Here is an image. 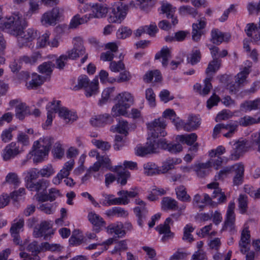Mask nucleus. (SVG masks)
<instances>
[{"mask_svg": "<svg viewBox=\"0 0 260 260\" xmlns=\"http://www.w3.org/2000/svg\"><path fill=\"white\" fill-rule=\"evenodd\" d=\"M110 69L112 72H119L121 70H124L125 66L121 60L117 62L112 61L110 63Z\"/></svg>", "mask_w": 260, "mask_h": 260, "instance_id": "obj_62", "label": "nucleus"}, {"mask_svg": "<svg viewBox=\"0 0 260 260\" xmlns=\"http://www.w3.org/2000/svg\"><path fill=\"white\" fill-rule=\"evenodd\" d=\"M198 136L196 133L190 134L178 135L176 139L181 143H184L188 145L191 146L197 141Z\"/></svg>", "mask_w": 260, "mask_h": 260, "instance_id": "obj_34", "label": "nucleus"}, {"mask_svg": "<svg viewBox=\"0 0 260 260\" xmlns=\"http://www.w3.org/2000/svg\"><path fill=\"white\" fill-rule=\"evenodd\" d=\"M88 219L90 223L95 228V230L97 231V232H99V229L105 224L103 219L94 212L89 213Z\"/></svg>", "mask_w": 260, "mask_h": 260, "instance_id": "obj_32", "label": "nucleus"}, {"mask_svg": "<svg viewBox=\"0 0 260 260\" xmlns=\"http://www.w3.org/2000/svg\"><path fill=\"white\" fill-rule=\"evenodd\" d=\"M171 50L168 47L165 46L162 47L160 51L155 54V59H158L162 58V65L166 67L168 65V60L169 58H171Z\"/></svg>", "mask_w": 260, "mask_h": 260, "instance_id": "obj_28", "label": "nucleus"}, {"mask_svg": "<svg viewBox=\"0 0 260 260\" xmlns=\"http://www.w3.org/2000/svg\"><path fill=\"white\" fill-rule=\"evenodd\" d=\"M42 247H44V250L51 251H60L62 248L59 244H49L48 242L42 243Z\"/></svg>", "mask_w": 260, "mask_h": 260, "instance_id": "obj_60", "label": "nucleus"}, {"mask_svg": "<svg viewBox=\"0 0 260 260\" xmlns=\"http://www.w3.org/2000/svg\"><path fill=\"white\" fill-rule=\"evenodd\" d=\"M230 38V36L228 35L225 36L224 39V34L219 31L218 29H213L211 31V41L213 44L219 45L224 41H229Z\"/></svg>", "mask_w": 260, "mask_h": 260, "instance_id": "obj_25", "label": "nucleus"}, {"mask_svg": "<svg viewBox=\"0 0 260 260\" xmlns=\"http://www.w3.org/2000/svg\"><path fill=\"white\" fill-rule=\"evenodd\" d=\"M202 57V54L199 49H193L187 56V62L194 65L199 62Z\"/></svg>", "mask_w": 260, "mask_h": 260, "instance_id": "obj_36", "label": "nucleus"}, {"mask_svg": "<svg viewBox=\"0 0 260 260\" xmlns=\"http://www.w3.org/2000/svg\"><path fill=\"white\" fill-rule=\"evenodd\" d=\"M235 203H230L228 206L226 212V217L222 228L223 231H229L233 234L235 232V215L234 213Z\"/></svg>", "mask_w": 260, "mask_h": 260, "instance_id": "obj_9", "label": "nucleus"}, {"mask_svg": "<svg viewBox=\"0 0 260 260\" xmlns=\"http://www.w3.org/2000/svg\"><path fill=\"white\" fill-rule=\"evenodd\" d=\"M145 33L151 37H154L157 32L158 29L155 23H151L148 25L144 26Z\"/></svg>", "mask_w": 260, "mask_h": 260, "instance_id": "obj_64", "label": "nucleus"}, {"mask_svg": "<svg viewBox=\"0 0 260 260\" xmlns=\"http://www.w3.org/2000/svg\"><path fill=\"white\" fill-rule=\"evenodd\" d=\"M179 13L181 15H190L194 18L198 14L197 10L190 6H182L179 8Z\"/></svg>", "mask_w": 260, "mask_h": 260, "instance_id": "obj_46", "label": "nucleus"}, {"mask_svg": "<svg viewBox=\"0 0 260 260\" xmlns=\"http://www.w3.org/2000/svg\"><path fill=\"white\" fill-rule=\"evenodd\" d=\"M161 148L165 150H167L168 151L172 153H176L180 152L182 150V147L180 144H168L165 139H161L158 140V148Z\"/></svg>", "mask_w": 260, "mask_h": 260, "instance_id": "obj_20", "label": "nucleus"}, {"mask_svg": "<svg viewBox=\"0 0 260 260\" xmlns=\"http://www.w3.org/2000/svg\"><path fill=\"white\" fill-rule=\"evenodd\" d=\"M175 192L178 200L183 202H189L191 201L190 196L187 193L186 188L182 185L175 188Z\"/></svg>", "mask_w": 260, "mask_h": 260, "instance_id": "obj_29", "label": "nucleus"}, {"mask_svg": "<svg viewBox=\"0 0 260 260\" xmlns=\"http://www.w3.org/2000/svg\"><path fill=\"white\" fill-rule=\"evenodd\" d=\"M166 126V120L161 117L147 124V128L154 138L165 137L167 134L165 131Z\"/></svg>", "mask_w": 260, "mask_h": 260, "instance_id": "obj_7", "label": "nucleus"}, {"mask_svg": "<svg viewBox=\"0 0 260 260\" xmlns=\"http://www.w3.org/2000/svg\"><path fill=\"white\" fill-rule=\"evenodd\" d=\"M220 61L217 58H214L210 61L206 70V73L209 75L210 73H215L220 68Z\"/></svg>", "mask_w": 260, "mask_h": 260, "instance_id": "obj_48", "label": "nucleus"}, {"mask_svg": "<svg viewBox=\"0 0 260 260\" xmlns=\"http://www.w3.org/2000/svg\"><path fill=\"white\" fill-rule=\"evenodd\" d=\"M117 103L115 104L112 109V113L113 116L124 115L127 114V109L134 103V97L127 91L119 93L116 96Z\"/></svg>", "mask_w": 260, "mask_h": 260, "instance_id": "obj_3", "label": "nucleus"}, {"mask_svg": "<svg viewBox=\"0 0 260 260\" xmlns=\"http://www.w3.org/2000/svg\"><path fill=\"white\" fill-rule=\"evenodd\" d=\"M74 165V160L70 159L66 162L63 168L52 179V182L55 185H58L61 182L62 179L67 177L70 175V171L73 169Z\"/></svg>", "mask_w": 260, "mask_h": 260, "instance_id": "obj_13", "label": "nucleus"}, {"mask_svg": "<svg viewBox=\"0 0 260 260\" xmlns=\"http://www.w3.org/2000/svg\"><path fill=\"white\" fill-rule=\"evenodd\" d=\"M55 102V101L52 102L50 103V107L48 106L47 108L48 109L47 118L45 123L43 125L44 128H47V127L51 125L54 113L58 112L59 117L63 118L67 123H72L77 118V116L75 113L69 111L65 107H60V101H57L56 105Z\"/></svg>", "mask_w": 260, "mask_h": 260, "instance_id": "obj_1", "label": "nucleus"}, {"mask_svg": "<svg viewBox=\"0 0 260 260\" xmlns=\"http://www.w3.org/2000/svg\"><path fill=\"white\" fill-rule=\"evenodd\" d=\"M247 150L246 143L244 141H238L235 146V154H232V158L236 160Z\"/></svg>", "mask_w": 260, "mask_h": 260, "instance_id": "obj_40", "label": "nucleus"}, {"mask_svg": "<svg viewBox=\"0 0 260 260\" xmlns=\"http://www.w3.org/2000/svg\"><path fill=\"white\" fill-rule=\"evenodd\" d=\"M128 122L122 120L119 121L116 126H112L110 131L113 132H117L119 133L125 134L126 136L128 133Z\"/></svg>", "mask_w": 260, "mask_h": 260, "instance_id": "obj_39", "label": "nucleus"}, {"mask_svg": "<svg viewBox=\"0 0 260 260\" xmlns=\"http://www.w3.org/2000/svg\"><path fill=\"white\" fill-rule=\"evenodd\" d=\"M99 81L98 78H94L90 82L89 78L86 75H81L78 78V84L76 85L74 89L79 90L81 88L85 89V94L86 97L89 98L97 94L98 92Z\"/></svg>", "mask_w": 260, "mask_h": 260, "instance_id": "obj_4", "label": "nucleus"}, {"mask_svg": "<svg viewBox=\"0 0 260 260\" xmlns=\"http://www.w3.org/2000/svg\"><path fill=\"white\" fill-rule=\"evenodd\" d=\"M206 22L200 20L198 23L192 24V39L194 41L198 42L200 40L203 34L202 29L205 27Z\"/></svg>", "mask_w": 260, "mask_h": 260, "instance_id": "obj_24", "label": "nucleus"}, {"mask_svg": "<svg viewBox=\"0 0 260 260\" xmlns=\"http://www.w3.org/2000/svg\"><path fill=\"white\" fill-rule=\"evenodd\" d=\"M249 73L250 67H245L243 71L237 75L236 82L239 85L244 83Z\"/></svg>", "mask_w": 260, "mask_h": 260, "instance_id": "obj_55", "label": "nucleus"}, {"mask_svg": "<svg viewBox=\"0 0 260 260\" xmlns=\"http://www.w3.org/2000/svg\"><path fill=\"white\" fill-rule=\"evenodd\" d=\"M145 98L148 101L150 106H155V94L152 88H149L146 90Z\"/></svg>", "mask_w": 260, "mask_h": 260, "instance_id": "obj_58", "label": "nucleus"}, {"mask_svg": "<svg viewBox=\"0 0 260 260\" xmlns=\"http://www.w3.org/2000/svg\"><path fill=\"white\" fill-rule=\"evenodd\" d=\"M114 87L105 88L102 92V99L99 101V105L101 106L106 103L111 94L114 92Z\"/></svg>", "mask_w": 260, "mask_h": 260, "instance_id": "obj_53", "label": "nucleus"}, {"mask_svg": "<svg viewBox=\"0 0 260 260\" xmlns=\"http://www.w3.org/2000/svg\"><path fill=\"white\" fill-rule=\"evenodd\" d=\"M161 13L166 15L168 19H172V23L175 25L178 23L177 17L175 16L176 8H173L172 5L168 3L162 2L160 7Z\"/></svg>", "mask_w": 260, "mask_h": 260, "instance_id": "obj_16", "label": "nucleus"}, {"mask_svg": "<svg viewBox=\"0 0 260 260\" xmlns=\"http://www.w3.org/2000/svg\"><path fill=\"white\" fill-rule=\"evenodd\" d=\"M51 228L49 222L46 221L42 222L39 227H35L34 230V236L35 238L42 237L44 236L45 240L47 239L49 235L51 234L46 233L47 231Z\"/></svg>", "mask_w": 260, "mask_h": 260, "instance_id": "obj_21", "label": "nucleus"}, {"mask_svg": "<svg viewBox=\"0 0 260 260\" xmlns=\"http://www.w3.org/2000/svg\"><path fill=\"white\" fill-rule=\"evenodd\" d=\"M239 123L243 126H247L253 124L257 123L256 119L249 116H245L240 118Z\"/></svg>", "mask_w": 260, "mask_h": 260, "instance_id": "obj_61", "label": "nucleus"}, {"mask_svg": "<svg viewBox=\"0 0 260 260\" xmlns=\"http://www.w3.org/2000/svg\"><path fill=\"white\" fill-rule=\"evenodd\" d=\"M39 175L42 177L49 178L55 173V170L51 165H48L38 170Z\"/></svg>", "mask_w": 260, "mask_h": 260, "instance_id": "obj_50", "label": "nucleus"}, {"mask_svg": "<svg viewBox=\"0 0 260 260\" xmlns=\"http://www.w3.org/2000/svg\"><path fill=\"white\" fill-rule=\"evenodd\" d=\"M194 231V228L190 224H187L184 228L183 240L191 242L193 240L191 233Z\"/></svg>", "mask_w": 260, "mask_h": 260, "instance_id": "obj_56", "label": "nucleus"}, {"mask_svg": "<svg viewBox=\"0 0 260 260\" xmlns=\"http://www.w3.org/2000/svg\"><path fill=\"white\" fill-rule=\"evenodd\" d=\"M39 177V173L37 169L32 168L28 171L25 177L26 187L28 188L29 187V185H30V184H33L34 183V180L38 178Z\"/></svg>", "mask_w": 260, "mask_h": 260, "instance_id": "obj_41", "label": "nucleus"}, {"mask_svg": "<svg viewBox=\"0 0 260 260\" xmlns=\"http://www.w3.org/2000/svg\"><path fill=\"white\" fill-rule=\"evenodd\" d=\"M154 78V82L161 80V76L158 70L149 71L145 73L143 77V80L145 82L150 83Z\"/></svg>", "mask_w": 260, "mask_h": 260, "instance_id": "obj_37", "label": "nucleus"}, {"mask_svg": "<svg viewBox=\"0 0 260 260\" xmlns=\"http://www.w3.org/2000/svg\"><path fill=\"white\" fill-rule=\"evenodd\" d=\"M54 67V63L51 61L44 62L38 67L39 72L47 76H50L52 72Z\"/></svg>", "mask_w": 260, "mask_h": 260, "instance_id": "obj_45", "label": "nucleus"}, {"mask_svg": "<svg viewBox=\"0 0 260 260\" xmlns=\"http://www.w3.org/2000/svg\"><path fill=\"white\" fill-rule=\"evenodd\" d=\"M100 162L101 167L117 173L118 178L117 181L122 185L127 183V179L130 176V173L122 167V166H115L113 168L111 165V160L107 156H100L98 159Z\"/></svg>", "mask_w": 260, "mask_h": 260, "instance_id": "obj_5", "label": "nucleus"}, {"mask_svg": "<svg viewBox=\"0 0 260 260\" xmlns=\"http://www.w3.org/2000/svg\"><path fill=\"white\" fill-rule=\"evenodd\" d=\"M44 80L45 78L41 75L37 73H33L31 75V80L26 83V86L29 89L36 88L43 83Z\"/></svg>", "mask_w": 260, "mask_h": 260, "instance_id": "obj_31", "label": "nucleus"}, {"mask_svg": "<svg viewBox=\"0 0 260 260\" xmlns=\"http://www.w3.org/2000/svg\"><path fill=\"white\" fill-rule=\"evenodd\" d=\"M123 224L122 223H113L107 227V231L108 233L112 234L114 233L117 236L116 238H121L125 235V232L122 230Z\"/></svg>", "mask_w": 260, "mask_h": 260, "instance_id": "obj_26", "label": "nucleus"}, {"mask_svg": "<svg viewBox=\"0 0 260 260\" xmlns=\"http://www.w3.org/2000/svg\"><path fill=\"white\" fill-rule=\"evenodd\" d=\"M50 35V33L49 31H46L41 36L39 37L37 40V47L39 48H44L47 45H48Z\"/></svg>", "mask_w": 260, "mask_h": 260, "instance_id": "obj_54", "label": "nucleus"}, {"mask_svg": "<svg viewBox=\"0 0 260 260\" xmlns=\"http://www.w3.org/2000/svg\"><path fill=\"white\" fill-rule=\"evenodd\" d=\"M128 7H135V4L134 1H132L129 6L123 5L120 1L116 2L114 3L112 8L111 15L108 18V21L111 23H121L126 14V11Z\"/></svg>", "mask_w": 260, "mask_h": 260, "instance_id": "obj_6", "label": "nucleus"}, {"mask_svg": "<svg viewBox=\"0 0 260 260\" xmlns=\"http://www.w3.org/2000/svg\"><path fill=\"white\" fill-rule=\"evenodd\" d=\"M92 9V17L101 18L105 17L108 11V8L101 4H92L91 6Z\"/></svg>", "mask_w": 260, "mask_h": 260, "instance_id": "obj_22", "label": "nucleus"}, {"mask_svg": "<svg viewBox=\"0 0 260 260\" xmlns=\"http://www.w3.org/2000/svg\"><path fill=\"white\" fill-rule=\"evenodd\" d=\"M135 204L139 205L134 209V213L138 218V223L139 225L142 227L143 225V222L146 219L148 211L146 207V203L140 199L135 200Z\"/></svg>", "mask_w": 260, "mask_h": 260, "instance_id": "obj_11", "label": "nucleus"}, {"mask_svg": "<svg viewBox=\"0 0 260 260\" xmlns=\"http://www.w3.org/2000/svg\"><path fill=\"white\" fill-rule=\"evenodd\" d=\"M113 121V117L107 113L94 116L90 120L91 124L95 127H100L106 124H110Z\"/></svg>", "mask_w": 260, "mask_h": 260, "instance_id": "obj_15", "label": "nucleus"}, {"mask_svg": "<svg viewBox=\"0 0 260 260\" xmlns=\"http://www.w3.org/2000/svg\"><path fill=\"white\" fill-rule=\"evenodd\" d=\"M73 48L77 51L79 50V54L84 55L85 53V48L83 46L82 39L80 37L75 38L73 42Z\"/></svg>", "mask_w": 260, "mask_h": 260, "instance_id": "obj_51", "label": "nucleus"}, {"mask_svg": "<svg viewBox=\"0 0 260 260\" xmlns=\"http://www.w3.org/2000/svg\"><path fill=\"white\" fill-rule=\"evenodd\" d=\"M195 171L198 177L203 178L209 174L211 167V162L199 163L195 166Z\"/></svg>", "mask_w": 260, "mask_h": 260, "instance_id": "obj_27", "label": "nucleus"}, {"mask_svg": "<svg viewBox=\"0 0 260 260\" xmlns=\"http://www.w3.org/2000/svg\"><path fill=\"white\" fill-rule=\"evenodd\" d=\"M62 11L60 8L56 7L46 12L41 18V23L46 26L55 25L61 17Z\"/></svg>", "mask_w": 260, "mask_h": 260, "instance_id": "obj_8", "label": "nucleus"}, {"mask_svg": "<svg viewBox=\"0 0 260 260\" xmlns=\"http://www.w3.org/2000/svg\"><path fill=\"white\" fill-rule=\"evenodd\" d=\"M240 108L241 110L246 112L260 109V99L246 101L241 105Z\"/></svg>", "mask_w": 260, "mask_h": 260, "instance_id": "obj_30", "label": "nucleus"}, {"mask_svg": "<svg viewBox=\"0 0 260 260\" xmlns=\"http://www.w3.org/2000/svg\"><path fill=\"white\" fill-rule=\"evenodd\" d=\"M173 222L171 217L167 218L164 224H161L156 226V229L160 234H163L161 241L163 242L171 239L174 237V233L171 232L169 224Z\"/></svg>", "mask_w": 260, "mask_h": 260, "instance_id": "obj_12", "label": "nucleus"}, {"mask_svg": "<svg viewBox=\"0 0 260 260\" xmlns=\"http://www.w3.org/2000/svg\"><path fill=\"white\" fill-rule=\"evenodd\" d=\"M234 172L236 174L233 178V184L234 185L239 186L243 182L244 166L241 164H238L234 165Z\"/></svg>", "mask_w": 260, "mask_h": 260, "instance_id": "obj_23", "label": "nucleus"}, {"mask_svg": "<svg viewBox=\"0 0 260 260\" xmlns=\"http://www.w3.org/2000/svg\"><path fill=\"white\" fill-rule=\"evenodd\" d=\"M26 250L31 252L32 255H38L44 250V247H42V243L39 245L37 241H34L27 246Z\"/></svg>", "mask_w": 260, "mask_h": 260, "instance_id": "obj_47", "label": "nucleus"}, {"mask_svg": "<svg viewBox=\"0 0 260 260\" xmlns=\"http://www.w3.org/2000/svg\"><path fill=\"white\" fill-rule=\"evenodd\" d=\"M19 152V149L16 146V144L14 142H12L8 145L3 150V158L5 161L9 160L17 155Z\"/></svg>", "mask_w": 260, "mask_h": 260, "instance_id": "obj_19", "label": "nucleus"}, {"mask_svg": "<svg viewBox=\"0 0 260 260\" xmlns=\"http://www.w3.org/2000/svg\"><path fill=\"white\" fill-rule=\"evenodd\" d=\"M24 225L23 219H19V220L12 224L10 230L11 235L19 234V233Z\"/></svg>", "mask_w": 260, "mask_h": 260, "instance_id": "obj_52", "label": "nucleus"}, {"mask_svg": "<svg viewBox=\"0 0 260 260\" xmlns=\"http://www.w3.org/2000/svg\"><path fill=\"white\" fill-rule=\"evenodd\" d=\"M52 153L55 157L61 158L64 155V149L60 143H55L52 149Z\"/></svg>", "mask_w": 260, "mask_h": 260, "instance_id": "obj_63", "label": "nucleus"}, {"mask_svg": "<svg viewBox=\"0 0 260 260\" xmlns=\"http://www.w3.org/2000/svg\"><path fill=\"white\" fill-rule=\"evenodd\" d=\"M35 146H40L41 147L44 148L46 150L49 151L52 144V140L51 138L46 137L39 139V140L34 142Z\"/></svg>", "mask_w": 260, "mask_h": 260, "instance_id": "obj_44", "label": "nucleus"}, {"mask_svg": "<svg viewBox=\"0 0 260 260\" xmlns=\"http://www.w3.org/2000/svg\"><path fill=\"white\" fill-rule=\"evenodd\" d=\"M158 140H150L145 146H139L136 148V154L144 156L148 154L156 153L158 152Z\"/></svg>", "mask_w": 260, "mask_h": 260, "instance_id": "obj_10", "label": "nucleus"}, {"mask_svg": "<svg viewBox=\"0 0 260 260\" xmlns=\"http://www.w3.org/2000/svg\"><path fill=\"white\" fill-rule=\"evenodd\" d=\"M163 204L168 209L171 210H177L178 209V202L174 199L171 198H165L163 199Z\"/></svg>", "mask_w": 260, "mask_h": 260, "instance_id": "obj_57", "label": "nucleus"}, {"mask_svg": "<svg viewBox=\"0 0 260 260\" xmlns=\"http://www.w3.org/2000/svg\"><path fill=\"white\" fill-rule=\"evenodd\" d=\"M234 165L232 166L226 167L223 169L220 170L217 175L215 176V180H222L227 175L234 172Z\"/></svg>", "mask_w": 260, "mask_h": 260, "instance_id": "obj_49", "label": "nucleus"}, {"mask_svg": "<svg viewBox=\"0 0 260 260\" xmlns=\"http://www.w3.org/2000/svg\"><path fill=\"white\" fill-rule=\"evenodd\" d=\"M132 78V76L128 71H125L120 73L118 78L112 79L111 83L117 81L118 83L125 82L129 81Z\"/></svg>", "mask_w": 260, "mask_h": 260, "instance_id": "obj_59", "label": "nucleus"}, {"mask_svg": "<svg viewBox=\"0 0 260 260\" xmlns=\"http://www.w3.org/2000/svg\"><path fill=\"white\" fill-rule=\"evenodd\" d=\"M181 161L180 159L169 158L164 162L161 168L159 169L160 174H165L170 170L174 168L175 164H178Z\"/></svg>", "mask_w": 260, "mask_h": 260, "instance_id": "obj_42", "label": "nucleus"}, {"mask_svg": "<svg viewBox=\"0 0 260 260\" xmlns=\"http://www.w3.org/2000/svg\"><path fill=\"white\" fill-rule=\"evenodd\" d=\"M37 36V31L33 28H28L23 30L22 35L18 37V42L20 47L25 45L27 42L32 41Z\"/></svg>", "mask_w": 260, "mask_h": 260, "instance_id": "obj_17", "label": "nucleus"}, {"mask_svg": "<svg viewBox=\"0 0 260 260\" xmlns=\"http://www.w3.org/2000/svg\"><path fill=\"white\" fill-rule=\"evenodd\" d=\"M179 124L183 126L184 131L190 132L198 128L201 124V119L196 115H190L186 122L180 120Z\"/></svg>", "mask_w": 260, "mask_h": 260, "instance_id": "obj_14", "label": "nucleus"}, {"mask_svg": "<svg viewBox=\"0 0 260 260\" xmlns=\"http://www.w3.org/2000/svg\"><path fill=\"white\" fill-rule=\"evenodd\" d=\"M29 114L28 107L24 103H19L15 106V116L20 120H22L25 116Z\"/></svg>", "mask_w": 260, "mask_h": 260, "instance_id": "obj_35", "label": "nucleus"}, {"mask_svg": "<svg viewBox=\"0 0 260 260\" xmlns=\"http://www.w3.org/2000/svg\"><path fill=\"white\" fill-rule=\"evenodd\" d=\"M49 152L46 150L44 148L41 147L40 146H35V143L32 147V150L30 154L34 156V162L38 163L42 161L44 157L48 154Z\"/></svg>", "mask_w": 260, "mask_h": 260, "instance_id": "obj_18", "label": "nucleus"}, {"mask_svg": "<svg viewBox=\"0 0 260 260\" xmlns=\"http://www.w3.org/2000/svg\"><path fill=\"white\" fill-rule=\"evenodd\" d=\"M144 173L147 176L159 174V168L153 162H148L143 166Z\"/></svg>", "mask_w": 260, "mask_h": 260, "instance_id": "obj_38", "label": "nucleus"}, {"mask_svg": "<svg viewBox=\"0 0 260 260\" xmlns=\"http://www.w3.org/2000/svg\"><path fill=\"white\" fill-rule=\"evenodd\" d=\"M113 194H107L105 198H108V203L111 205H126L129 203V200L121 196L120 198H113Z\"/></svg>", "mask_w": 260, "mask_h": 260, "instance_id": "obj_43", "label": "nucleus"}, {"mask_svg": "<svg viewBox=\"0 0 260 260\" xmlns=\"http://www.w3.org/2000/svg\"><path fill=\"white\" fill-rule=\"evenodd\" d=\"M49 185V181L44 179H40L38 181L34 182L33 184L29 185L28 188L31 191H45Z\"/></svg>", "mask_w": 260, "mask_h": 260, "instance_id": "obj_33", "label": "nucleus"}, {"mask_svg": "<svg viewBox=\"0 0 260 260\" xmlns=\"http://www.w3.org/2000/svg\"><path fill=\"white\" fill-rule=\"evenodd\" d=\"M25 26V21L19 12L0 21L1 28L7 29L10 34L17 37L22 35Z\"/></svg>", "mask_w": 260, "mask_h": 260, "instance_id": "obj_2", "label": "nucleus"}]
</instances>
